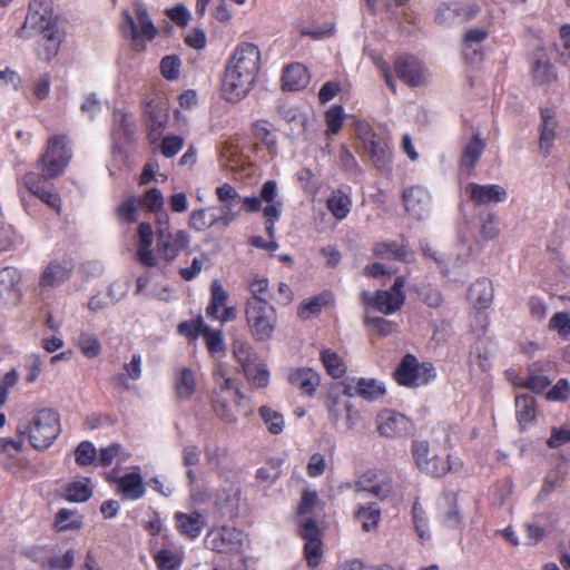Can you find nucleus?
<instances>
[{
  "label": "nucleus",
  "mask_w": 570,
  "mask_h": 570,
  "mask_svg": "<svg viewBox=\"0 0 570 570\" xmlns=\"http://www.w3.org/2000/svg\"><path fill=\"white\" fill-rule=\"evenodd\" d=\"M261 70V51L250 42L239 43L225 68L222 92L229 102H238L254 88Z\"/></svg>",
  "instance_id": "nucleus-1"
},
{
  "label": "nucleus",
  "mask_w": 570,
  "mask_h": 570,
  "mask_svg": "<svg viewBox=\"0 0 570 570\" xmlns=\"http://www.w3.org/2000/svg\"><path fill=\"white\" fill-rule=\"evenodd\" d=\"M213 381L212 406L215 414L226 423L236 422L244 394L220 364L213 371Z\"/></svg>",
  "instance_id": "nucleus-2"
},
{
  "label": "nucleus",
  "mask_w": 570,
  "mask_h": 570,
  "mask_svg": "<svg viewBox=\"0 0 570 570\" xmlns=\"http://www.w3.org/2000/svg\"><path fill=\"white\" fill-rule=\"evenodd\" d=\"M72 158L70 139L66 134H56L48 138L42 154L36 163L39 176L47 179L60 177Z\"/></svg>",
  "instance_id": "nucleus-3"
},
{
  "label": "nucleus",
  "mask_w": 570,
  "mask_h": 570,
  "mask_svg": "<svg viewBox=\"0 0 570 570\" xmlns=\"http://www.w3.org/2000/svg\"><path fill=\"white\" fill-rule=\"evenodd\" d=\"M59 415L50 409L38 411L30 420L20 422L18 432L28 436L36 450L48 449L60 433Z\"/></svg>",
  "instance_id": "nucleus-4"
},
{
  "label": "nucleus",
  "mask_w": 570,
  "mask_h": 570,
  "mask_svg": "<svg viewBox=\"0 0 570 570\" xmlns=\"http://www.w3.org/2000/svg\"><path fill=\"white\" fill-rule=\"evenodd\" d=\"M245 317L250 335L256 342L269 341L277 327V312L266 299H247Z\"/></svg>",
  "instance_id": "nucleus-5"
},
{
  "label": "nucleus",
  "mask_w": 570,
  "mask_h": 570,
  "mask_svg": "<svg viewBox=\"0 0 570 570\" xmlns=\"http://www.w3.org/2000/svg\"><path fill=\"white\" fill-rule=\"evenodd\" d=\"M405 276H397L390 289H379L374 293L363 292L362 303L365 312H380L383 315H391L400 311L406 299L404 287Z\"/></svg>",
  "instance_id": "nucleus-6"
},
{
  "label": "nucleus",
  "mask_w": 570,
  "mask_h": 570,
  "mask_svg": "<svg viewBox=\"0 0 570 570\" xmlns=\"http://www.w3.org/2000/svg\"><path fill=\"white\" fill-rule=\"evenodd\" d=\"M438 376L432 362L420 363L414 354H405L397 364L393 377L400 386L416 389L432 383Z\"/></svg>",
  "instance_id": "nucleus-7"
},
{
  "label": "nucleus",
  "mask_w": 570,
  "mask_h": 570,
  "mask_svg": "<svg viewBox=\"0 0 570 570\" xmlns=\"http://www.w3.org/2000/svg\"><path fill=\"white\" fill-rule=\"evenodd\" d=\"M135 12L138 24L135 18L128 10H124V21L121 23V32L124 37L128 38L132 42V48L136 51H142L145 49V41L153 40L157 36V29L147 11V8L139 0H136Z\"/></svg>",
  "instance_id": "nucleus-8"
},
{
  "label": "nucleus",
  "mask_w": 570,
  "mask_h": 570,
  "mask_svg": "<svg viewBox=\"0 0 570 570\" xmlns=\"http://www.w3.org/2000/svg\"><path fill=\"white\" fill-rule=\"evenodd\" d=\"M358 139L363 140L364 149L377 170L389 174L392 164L391 144L383 137L374 134L368 124L358 120Z\"/></svg>",
  "instance_id": "nucleus-9"
},
{
  "label": "nucleus",
  "mask_w": 570,
  "mask_h": 570,
  "mask_svg": "<svg viewBox=\"0 0 570 570\" xmlns=\"http://www.w3.org/2000/svg\"><path fill=\"white\" fill-rule=\"evenodd\" d=\"M52 13V0H31L26 20L17 30V37L29 39L40 30L56 27Z\"/></svg>",
  "instance_id": "nucleus-10"
},
{
  "label": "nucleus",
  "mask_w": 570,
  "mask_h": 570,
  "mask_svg": "<svg viewBox=\"0 0 570 570\" xmlns=\"http://www.w3.org/2000/svg\"><path fill=\"white\" fill-rule=\"evenodd\" d=\"M246 543V534L243 531L230 527L213 529L205 538V546L219 553L242 552Z\"/></svg>",
  "instance_id": "nucleus-11"
},
{
  "label": "nucleus",
  "mask_w": 570,
  "mask_h": 570,
  "mask_svg": "<svg viewBox=\"0 0 570 570\" xmlns=\"http://www.w3.org/2000/svg\"><path fill=\"white\" fill-rule=\"evenodd\" d=\"M375 423L379 434L386 439L406 438L414 431L413 421L392 409L380 411L376 415Z\"/></svg>",
  "instance_id": "nucleus-12"
},
{
  "label": "nucleus",
  "mask_w": 570,
  "mask_h": 570,
  "mask_svg": "<svg viewBox=\"0 0 570 570\" xmlns=\"http://www.w3.org/2000/svg\"><path fill=\"white\" fill-rule=\"evenodd\" d=\"M355 389L351 384L340 383L331 392V404L328 406L330 413L335 421L344 417L346 425L353 428L354 425V396L356 394Z\"/></svg>",
  "instance_id": "nucleus-13"
},
{
  "label": "nucleus",
  "mask_w": 570,
  "mask_h": 570,
  "mask_svg": "<svg viewBox=\"0 0 570 570\" xmlns=\"http://www.w3.org/2000/svg\"><path fill=\"white\" fill-rule=\"evenodd\" d=\"M158 236V252L167 263L174 262V259L189 248L190 236L186 230L170 232L167 227H159L157 229Z\"/></svg>",
  "instance_id": "nucleus-14"
},
{
  "label": "nucleus",
  "mask_w": 570,
  "mask_h": 570,
  "mask_svg": "<svg viewBox=\"0 0 570 570\" xmlns=\"http://www.w3.org/2000/svg\"><path fill=\"white\" fill-rule=\"evenodd\" d=\"M394 71L400 80L410 87H419L426 82L428 70L414 56L403 55L394 60Z\"/></svg>",
  "instance_id": "nucleus-15"
},
{
  "label": "nucleus",
  "mask_w": 570,
  "mask_h": 570,
  "mask_svg": "<svg viewBox=\"0 0 570 570\" xmlns=\"http://www.w3.org/2000/svg\"><path fill=\"white\" fill-rule=\"evenodd\" d=\"M481 8L478 3L463 4L461 2L442 3L436 11L435 21L439 24H452L456 21L466 22L474 19Z\"/></svg>",
  "instance_id": "nucleus-16"
},
{
  "label": "nucleus",
  "mask_w": 570,
  "mask_h": 570,
  "mask_svg": "<svg viewBox=\"0 0 570 570\" xmlns=\"http://www.w3.org/2000/svg\"><path fill=\"white\" fill-rule=\"evenodd\" d=\"M24 187L45 204L52 208L57 214L61 213V198L51 187L47 186L49 179L39 176L35 171H29L23 176Z\"/></svg>",
  "instance_id": "nucleus-17"
},
{
  "label": "nucleus",
  "mask_w": 570,
  "mask_h": 570,
  "mask_svg": "<svg viewBox=\"0 0 570 570\" xmlns=\"http://www.w3.org/2000/svg\"><path fill=\"white\" fill-rule=\"evenodd\" d=\"M465 193L469 199L475 205H489L491 203H502L508 198L507 190L495 184L480 185L476 183H470L465 187Z\"/></svg>",
  "instance_id": "nucleus-18"
},
{
  "label": "nucleus",
  "mask_w": 570,
  "mask_h": 570,
  "mask_svg": "<svg viewBox=\"0 0 570 570\" xmlns=\"http://www.w3.org/2000/svg\"><path fill=\"white\" fill-rule=\"evenodd\" d=\"M403 203L409 215L416 219L424 218L431 206L429 193L419 186H412L403 191Z\"/></svg>",
  "instance_id": "nucleus-19"
},
{
  "label": "nucleus",
  "mask_w": 570,
  "mask_h": 570,
  "mask_svg": "<svg viewBox=\"0 0 570 570\" xmlns=\"http://www.w3.org/2000/svg\"><path fill=\"white\" fill-rule=\"evenodd\" d=\"M20 273L16 267L0 269V301L7 305H17L22 296L19 287Z\"/></svg>",
  "instance_id": "nucleus-20"
},
{
  "label": "nucleus",
  "mask_w": 570,
  "mask_h": 570,
  "mask_svg": "<svg viewBox=\"0 0 570 570\" xmlns=\"http://www.w3.org/2000/svg\"><path fill=\"white\" fill-rule=\"evenodd\" d=\"M360 491L384 499L391 491V483L386 480L383 472L368 470L358 478Z\"/></svg>",
  "instance_id": "nucleus-21"
},
{
  "label": "nucleus",
  "mask_w": 570,
  "mask_h": 570,
  "mask_svg": "<svg viewBox=\"0 0 570 570\" xmlns=\"http://www.w3.org/2000/svg\"><path fill=\"white\" fill-rule=\"evenodd\" d=\"M175 523L176 529L181 535L194 540L203 532L206 521L200 512L191 511L189 513L176 512Z\"/></svg>",
  "instance_id": "nucleus-22"
},
{
  "label": "nucleus",
  "mask_w": 570,
  "mask_h": 570,
  "mask_svg": "<svg viewBox=\"0 0 570 570\" xmlns=\"http://www.w3.org/2000/svg\"><path fill=\"white\" fill-rule=\"evenodd\" d=\"M541 116V127H540V138H539V148L544 157L550 155V151L553 147V142L556 139V129L558 127V121L556 119V114L550 108H542L540 111Z\"/></svg>",
  "instance_id": "nucleus-23"
},
{
  "label": "nucleus",
  "mask_w": 570,
  "mask_h": 570,
  "mask_svg": "<svg viewBox=\"0 0 570 570\" xmlns=\"http://www.w3.org/2000/svg\"><path fill=\"white\" fill-rule=\"evenodd\" d=\"M288 382L292 386L297 387L302 394L313 396L321 383V376L313 368L298 367L291 370Z\"/></svg>",
  "instance_id": "nucleus-24"
},
{
  "label": "nucleus",
  "mask_w": 570,
  "mask_h": 570,
  "mask_svg": "<svg viewBox=\"0 0 570 570\" xmlns=\"http://www.w3.org/2000/svg\"><path fill=\"white\" fill-rule=\"evenodd\" d=\"M530 72L535 86H550L558 80L557 70L543 51L534 58Z\"/></svg>",
  "instance_id": "nucleus-25"
},
{
  "label": "nucleus",
  "mask_w": 570,
  "mask_h": 570,
  "mask_svg": "<svg viewBox=\"0 0 570 570\" xmlns=\"http://www.w3.org/2000/svg\"><path fill=\"white\" fill-rule=\"evenodd\" d=\"M72 273V265L69 262L53 261L43 269L39 285L42 288L56 287L65 283Z\"/></svg>",
  "instance_id": "nucleus-26"
},
{
  "label": "nucleus",
  "mask_w": 570,
  "mask_h": 570,
  "mask_svg": "<svg viewBox=\"0 0 570 570\" xmlns=\"http://www.w3.org/2000/svg\"><path fill=\"white\" fill-rule=\"evenodd\" d=\"M493 285L487 277L478 278L468 291V299L479 309H487L493 301Z\"/></svg>",
  "instance_id": "nucleus-27"
},
{
  "label": "nucleus",
  "mask_w": 570,
  "mask_h": 570,
  "mask_svg": "<svg viewBox=\"0 0 570 570\" xmlns=\"http://www.w3.org/2000/svg\"><path fill=\"white\" fill-rule=\"evenodd\" d=\"M373 254L381 259H392L402 263H410L412 261V253L407 246L394 240L376 243L373 247Z\"/></svg>",
  "instance_id": "nucleus-28"
},
{
  "label": "nucleus",
  "mask_w": 570,
  "mask_h": 570,
  "mask_svg": "<svg viewBox=\"0 0 570 570\" xmlns=\"http://www.w3.org/2000/svg\"><path fill=\"white\" fill-rule=\"evenodd\" d=\"M308 81V70L302 63H291L284 69L282 77L284 90L296 91L303 89Z\"/></svg>",
  "instance_id": "nucleus-29"
},
{
  "label": "nucleus",
  "mask_w": 570,
  "mask_h": 570,
  "mask_svg": "<svg viewBox=\"0 0 570 570\" xmlns=\"http://www.w3.org/2000/svg\"><path fill=\"white\" fill-rule=\"evenodd\" d=\"M462 468V462L460 460L452 461L451 455L440 456L434 454L432 458L425 462V465L421 470V472L431 475L433 478H442L446 475L451 471H458Z\"/></svg>",
  "instance_id": "nucleus-30"
},
{
  "label": "nucleus",
  "mask_w": 570,
  "mask_h": 570,
  "mask_svg": "<svg viewBox=\"0 0 570 570\" xmlns=\"http://www.w3.org/2000/svg\"><path fill=\"white\" fill-rule=\"evenodd\" d=\"M517 420L521 430H525L537 417V401L532 395L522 394L515 397Z\"/></svg>",
  "instance_id": "nucleus-31"
},
{
  "label": "nucleus",
  "mask_w": 570,
  "mask_h": 570,
  "mask_svg": "<svg viewBox=\"0 0 570 570\" xmlns=\"http://www.w3.org/2000/svg\"><path fill=\"white\" fill-rule=\"evenodd\" d=\"M484 142L480 138L479 135H474L471 140L463 148L461 159H460V168L465 169L466 174L470 176L474 170L483 150Z\"/></svg>",
  "instance_id": "nucleus-32"
},
{
  "label": "nucleus",
  "mask_w": 570,
  "mask_h": 570,
  "mask_svg": "<svg viewBox=\"0 0 570 570\" xmlns=\"http://www.w3.org/2000/svg\"><path fill=\"white\" fill-rule=\"evenodd\" d=\"M37 33H41L43 40L41 49L39 50V57L45 61H50L60 50L61 35L58 27L40 30Z\"/></svg>",
  "instance_id": "nucleus-33"
},
{
  "label": "nucleus",
  "mask_w": 570,
  "mask_h": 570,
  "mask_svg": "<svg viewBox=\"0 0 570 570\" xmlns=\"http://www.w3.org/2000/svg\"><path fill=\"white\" fill-rule=\"evenodd\" d=\"M119 491L128 500H138L145 494L142 478L139 473H127L118 480Z\"/></svg>",
  "instance_id": "nucleus-34"
},
{
  "label": "nucleus",
  "mask_w": 570,
  "mask_h": 570,
  "mask_svg": "<svg viewBox=\"0 0 570 570\" xmlns=\"http://www.w3.org/2000/svg\"><path fill=\"white\" fill-rule=\"evenodd\" d=\"M233 355L239 363L243 372H248L249 366L258 362V355L252 344L244 338H236L233 344Z\"/></svg>",
  "instance_id": "nucleus-35"
},
{
  "label": "nucleus",
  "mask_w": 570,
  "mask_h": 570,
  "mask_svg": "<svg viewBox=\"0 0 570 570\" xmlns=\"http://www.w3.org/2000/svg\"><path fill=\"white\" fill-rule=\"evenodd\" d=\"M175 392L179 400H189L196 391V380L194 372L184 367L175 375Z\"/></svg>",
  "instance_id": "nucleus-36"
},
{
  "label": "nucleus",
  "mask_w": 570,
  "mask_h": 570,
  "mask_svg": "<svg viewBox=\"0 0 570 570\" xmlns=\"http://www.w3.org/2000/svg\"><path fill=\"white\" fill-rule=\"evenodd\" d=\"M364 325L372 334H377L382 337L389 336L397 331V323L386 320L383 316H376L372 312H365Z\"/></svg>",
  "instance_id": "nucleus-37"
},
{
  "label": "nucleus",
  "mask_w": 570,
  "mask_h": 570,
  "mask_svg": "<svg viewBox=\"0 0 570 570\" xmlns=\"http://www.w3.org/2000/svg\"><path fill=\"white\" fill-rule=\"evenodd\" d=\"M552 383V380L540 372L538 363L532 364L529 367V375L525 380L517 383L518 386L528 389L537 394L546 391Z\"/></svg>",
  "instance_id": "nucleus-38"
},
{
  "label": "nucleus",
  "mask_w": 570,
  "mask_h": 570,
  "mask_svg": "<svg viewBox=\"0 0 570 570\" xmlns=\"http://www.w3.org/2000/svg\"><path fill=\"white\" fill-rule=\"evenodd\" d=\"M328 302L330 295L327 293H322L305 299L297 308V316L304 321L315 317L322 312L323 307L326 306Z\"/></svg>",
  "instance_id": "nucleus-39"
},
{
  "label": "nucleus",
  "mask_w": 570,
  "mask_h": 570,
  "mask_svg": "<svg viewBox=\"0 0 570 570\" xmlns=\"http://www.w3.org/2000/svg\"><path fill=\"white\" fill-rule=\"evenodd\" d=\"M198 326L202 327V336L206 342L207 350L210 354L225 353L226 345L220 330H213L206 325L203 320L198 318Z\"/></svg>",
  "instance_id": "nucleus-40"
},
{
  "label": "nucleus",
  "mask_w": 570,
  "mask_h": 570,
  "mask_svg": "<svg viewBox=\"0 0 570 570\" xmlns=\"http://www.w3.org/2000/svg\"><path fill=\"white\" fill-rule=\"evenodd\" d=\"M210 303L206 308V314L212 318H219L218 311L225 306L228 293L218 279H214L210 285Z\"/></svg>",
  "instance_id": "nucleus-41"
},
{
  "label": "nucleus",
  "mask_w": 570,
  "mask_h": 570,
  "mask_svg": "<svg viewBox=\"0 0 570 570\" xmlns=\"http://www.w3.org/2000/svg\"><path fill=\"white\" fill-rule=\"evenodd\" d=\"M352 200L342 190H334L327 199V208L337 219L345 218L351 210Z\"/></svg>",
  "instance_id": "nucleus-42"
},
{
  "label": "nucleus",
  "mask_w": 570,
  "mask_h": 570,
  "mask_svg": "<svg viewBox=\"0 0 570 570\" xmlns=\"http://www.w3.org/2000/svg\"><path fill=\"white\" fill-rule=\"evenodd\" d=\"M82 518L76 511L61 509L57 512L55 528L57 531L78 530L82 527Z\"/></svg>",
  "instance_id": "nucleus-43"
},
{
  "label": "nucleus",
  "mask_w": 570,
  "mask_h": 570,
  "mask_svg": "<svg viewBox=\"0 0 570 570\" xmlns=\"http://www.w3.org/2000/svg\"><path fill=\"white\" fill-rule=\"evenodd\" d=\"M358 519L362 521L364 532L375 531L381 521V509L376 503L358 508Z\"/></svg>",
  "instance_id": "nucleus-44"
},
{
  "label": "nucleus",
  "mask_w": 570,
  "mask_h": 570,
  "mask_svg": "<svg viewBox=\"0 0 570 570\" xmlns=\"http://www.w3.org/2000/svg\"><path fill=\"white\" fill-rule=\"evenodd\" d=\"M253 135L256 139L262 141L271 154H276L277 138L272 134L269 124L266 120H257L253 125Z\"/></svg>",
  "instance_id": "nucleus-45"
},
{
  "label": "nucleus",
  "mask_w": 570,
  "mask_h": 570,
  "mask_svg": "<svg viewBox=\"0 0 570 570\" xmlns=\"http://www.w3.org/2000/svg\"><path fill=\"white\" fill-rule=\"evenodd\" d=\"M92 495V489L89 485V480L75 481L66 488V499L70 502L82 503L88 501Z\"/></svg>",
  "instance_id": "nucleus-46"
},
{
  "label": "nucleus",
  "mask_w": 570,
  "mask_h": 570,
  "mask_svg": "<svg viewBox=\"0 0 570 570\" xmlns=\"http://www.w3.org/2000/svg\"><path fill=\"white\" fill-rule=\"evenodd\" d=\"M386 394L385 387L375 380L358 379V396L374 402Z\"/></svg>",
  "instance_id": "nucleus-47"
},
{
  "label": "nucleus",
  "mask_w": 570,
  "mask_h": 570,
  "mask_svg": "<svg viewBox=\"0 0 570 570\" xmlns=\"http://www.w3.org/2000/svg\"><path fill=\"white\" fill-rule=\"evenodd\" d=\"M154 560L158 570H179L183 563L180 554L169 549L159 550Z\"/></svg>",
  "instance_id": "nucleus-48"
},
{
  "label": "nucleus",
  "mask_w": 570,
  "mask_h": 570,
  "mask_svg": "<svg viewBox=\"0 0 570 570\" xmlns=\"http://www.w3.org/2000/svg\"><path fill=\"white\" fill-rule=\"evenodd\" d=\"M321 361L324 364L327 373L334 379H338L345 373V365L341 357L331 350L322 351Z\"/></svg>",
  "instance_id": "nucleus-49"
},
{
  "label": "nucleus",
  "mask_w": 570,
  "mask_h": 570,
  "mask_svg": "<svg viewBox=\"0 0 570 570\" xmlns=\"http://www.w3.org/2000/svg\"><path fill=\"white\" fill-rule=\"evenodd\" d=\"M258 412L272 434H279L283 432L284 417L281 413L265 405L261 406Z\"/></svg>",
  "instance_id": "nucleus-50"
},
{
  "label": "nucleus",
  "mask_w": 570,
  "mask_h": 570,
  "mask_svg": "<svg viewBox=\"0 0 570 570\" xmlns=\"http://www.w3.org/2000/svg\"><path fill=\"white\" fill-rule=\"evenodd\" d=\"M566 480V472L560 466L551 470L546 475L541 490L539 492L540 498H546L552 493L557 488L561 487Z\"/></svg>",
  "instance_id": "nucleus-51"
},
{
  "label": "nucleus",
  "mask_w": 570,
  "mask_h": 570,
  "mask_svg": "<svg viewBox=\"0 0 570 570\" xmlns=\"http://www.w3.org/2000/svg\"><path fill=\"white\" fill-rule=\"evenodd\" d=\"M548 328L556 331L561 340L570 341V314L566 312L556 313L550 318Z\"/></svg>",
  "instance_id": "nucleus-52"
},
{
  "label": "nucleus",
  "mask_w": 570,
  "mask_h": 570,
  "mask_svg": "<svg viewBox=\"0 0 570 570\" xmlns=\"http://www.w3.org/2000/svg\"><path fill=\"white\" fill-rule=\"evenodd\" d=\"M244 374L247 380L258 389L265 387L269 383V372L267 365L262 362H256L249 366L248 372H244Z\"/></svg>",
  "instance_id": "nucleus-53"
},
{
  "label": "nucleus",
  "mask_w": 570,
  "mask_h": 570,
  "mask_svg": "<svg viewBox=\"0 0 570 570\" xmlns=\"http://www.w3.org/2000/svg\"><path fill=\"white\" fill-rule=\"evenodd\" d=\"M22 242V236L17 234L12 226H0V253L12 250L21 245Z\"/></svg>",
  "instance_id": "nucleus-54"
},
{
  "label": "nucleus",
  "mask_w": 570,
  "mask_h": 570,
  "mask_svg": "<svg viewBox=\"0 0 570 570\" xmlns=\"http://www.w3.org/2000/svg\"><path fill=\"white\" fill-rule=\"evenodd\" d=\"M78 346L81 353L88 357H97L101 352V345L98 338L90 333H81L78 338Z\"/></svg>",
  "instance_id": "nucleus-55"
},
{
  "label": "nucleus",
  "mask_w": 570,
  "mask_h": 570,
  "mask_svg": "<svg viewBox=\"0 0 570 570\" xmlns=\"http://www.w3.org/2000/svg\"><path fill=\"white\" fill-rule=\"evenodd\" d=\"M181 61L178 56H165L160 61V71L165 79L176 80L179 78Z\"/></svg>",
  "instance_id": "nucleus-56"
},
{
  "label": "nucleus",
  "mask_w": 570,
  "mask_h": 570,
  "mask_svg": "<svg viewBox=\"0 0 570 570\" xmlns=\"http://www.w3.org/2000/svg\"><path fill=\"white\" fill-rule=\"evenodd\" d=\"M97 456V450L89 441H82L75 451V458L78 465L87 466L94 463Z\"/></svg>",
  "instance_id": "nucleus-57"
},
{
  "label": "nucleus",
  "mask_w": 570,
  "mask_h": 570,
  "mask_svg": "<svg viewBox=\"0 0 570 570\" xmlns=\"http://www.w3.org/2000/svg\"><path fill=\"white\" fill-rule=\"evenodd\" d=\"M212 212H215V208H202V209L191 212L190 217H189V227L197 232H202L208 227H212V225H210Z\"/></svg>",
  "instance_id": "nucleus-58"
},
{
  "label": "nucleus",
  "mask_w": 570,
  "mask_h": 570,
  "mask_svg": "<svg viewBox=\"0 0 570 570\" xmlns=\"http://www.w3.org/2000/svg\"><path fill=\"white\" fill-rule=\"evenodd\" d=\"M252 296L248 299H266L273 298L269 291V282L264 277H255L248 284Z\"/></svg>",
  "instance_id": "nucleus-59"
},
{
  "label": "nucleus",
  "mask_w": 570,
  "mask_h": 570,
  "mask_svg": "<svg viewBox=\"0 0 570 570\" xmlns=\"http://www.w3.org/2000/svg\"><path fill=\"white\" fill-rule=\"evenodd\" d=\"M326 125L328 127L327 131L332 135H335L340 131L344 120V111L342 106L334 105L332 106L325 114Z\"/></svg>",
  "instance_id": "nucleus-60"
},
{
  "label": "nucleus",
  "mask_w": 570,
  "mask_h": 570,
  "mask_svg": "<svg viewBox=\"0 0 570 570\" xmlns=\"http://www.w3.org/2000/svg\"><path fill=\"white\" fill-rule=\"evenodd\" d=\"M411 453L415 465L421 471L429 461L430 445L428 441L413 440L411 444Z\"/></svg>",
  "instance_id": "nucleus-61"
},
{
  "label": "nucleus",
  "mask_w": 570,
  "mask_h": 570,
  "mask_svg": "<svg viewBox=\"0 0 570 570\" xmlns=\"http://www.w3.org/2000/svg\"><path fill=\"white\" fill-rule=\"evenodd\" d=\"M549 401L564 402L570 397V383L567 379H559L557 383L547 392Z\"/></svg>",
  "instance_id": "nucleus-62"
},
{
  "label": "nucleus",
  "mask_w": 570,
  "mask_h": 570,
  "mask_svg": "<svg viewBox=\"0 0 570 570\" xmlns=\"http://www.w3.org/2000/svg\"><path fill=\"white\" fill-rule=\"evenodd\" d=\"M140 203L148 210L158 213L164 207V197L158 188H150L145 193Z\"/></svg>",
  "instance_id": "nucleus-63"
},
{
  "label": "nucleus",
  "mask_w": 570,
  "mask_h": 570,
  "mask_svg": "<svg viewBox=\"0 0 570 570\" xmlns=\"http://www.w3.org/2000/svg\"><path fill=\"white\" fill-rule=\"evenodd\" d=\"M116 210L119 219L126 224H132L137 220V207L134 197H129L119 204Z\"/></svg>",
  "instance_id": "nucleus-64"
}]
</instances>
